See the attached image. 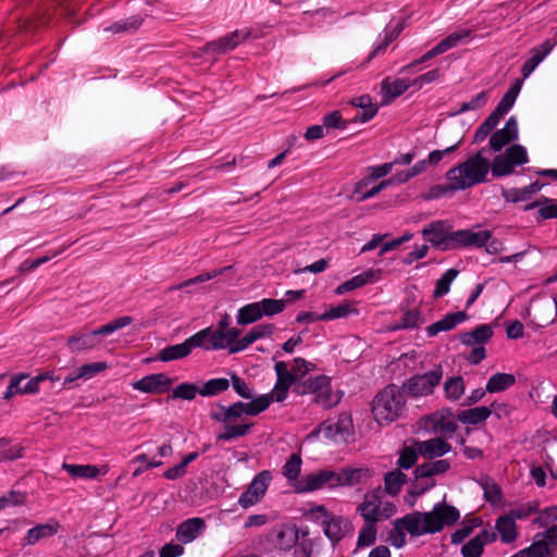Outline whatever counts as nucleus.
Here are the masks:
<instances>
[{"mask_svg":"<svg viewBox=\"0 0 557 557\" xmlns=\"http://www.w3.org/2000/svg\"><path fill=\"white\" fill-rule=\"evenodd\" d=\"M26 379H28V374H25V373H18V374L12 375L10 379V383L3 393L2 399L9 400L16 395H24L22 383Z\"/></svg>","mask_w":557,"mask_h":557,"instance_id":"58","label":"nucleus"},{"mask_svg":"<svg viewBox=\"0 0 557 557\" xmlns=\"http://www.w3.org/2000/svg\"><path fill=\"white\" fill-rule=\"evenodd\" d=\"M500 541L505 544L515 542L518 537L517 524L508 515L500 516L495 522Z\"/></svg>","mask_w":557,"mask_h":557,"instance_id":"34","label":"nucleus"},{"mask_svg":"<svg viewBox=\"0 0 557 557\" xmlns=\"http://www.w3.org/2000/svg\"><path fill=\"white\" fill-rule=\"evenodd\" d=\"M206 530L202 518L195 517L183 521L176 530V539L184 544L195 541Z\"/></svg>","mask_w":557,"mask_h":557,"instance_id":"24","label":"nucleus"},{"mask_svg":"<svg viewBox=\"0 0 557 557\" xmlns=\"http://www.w3.org/2000/svg\"><path fill=\"white\" fill-rule=\"evenodd\" d=\"M527 557H546L550 549L546 541H535L529 547L521 549Z\"/></svg>","mask_w":557,"mask_h":557,"instance_id":"64","label":"nucleus"},{"mask_svg":"<svg viewBox=\"0 0 557 557\" xmlns=\"http://www.w3.org/2000/svg\"><path fill=\"white\" fill-rule=\"evenodd\" d=\"M528 162L529 157L525 147L515 144L503 153L497 154L493 159L490 169L493 176L503 177L512 174L517 165H523Z\"/></svg>","mask_w":557,"mask_h":557,"instance_id":"9","label":"nucleus"},{"mask_svg":"<svg viewBox=\"0 0 557 557\" xmlns=\"http://www.w3.org/2000/svg\"><path fill=\"white\" fill-rule=\"evenodd\" d=\"M540 503L537 500H532L527 504H523L519 507L511 509L507 515L512 518L513 521L522 520L539 511Z\"/></svg>","mask_w":557,"mask_h":557,"instance_id":"60","label":"nucleus"},{"mask_svg":"<svg viewBox=\"0 0 557 557\" xmlns=\"http://www.w3.org/2000/svg\"><path fill=\"white\" fill-rule=\"evenodd\" d=\"M412 87V81L409 78H396L394 81L384 79L381 84L382 92L385 97L396 99Z\"/></svg>","mask_w":557,"mask_h":557,"instance_id":"37","label":"nucleus"},{"mask_svg":"<svg viewBox=\"0 0 557 557\" xmlns=\"http://www.w3.org/2000/svg\"><path fill=\"white\" fill-rule=\"evenodd\" d=\"M272 399L269 394L260 395L249 403L236 401L230 406L218 404L215 409L210 411V419L224 425V431L220 433L218 441L230 442L243 437L249 433L252 423H238L235 421L242 419L244 414L256 417L265 411L271 405Z\"/></svg>","mask_w":557,"mask_h":557,"instance_id":"2","label":"nucleus"},{"mask_svg":"<svg viewBox=\"0 0 557 557\" xmlns=\"http://www.w3.org/2000/svg\"><path fill=\"white\" fill-rule=\"evenodd\" d=\"M132 322L133 319L129 315L120 317L91 332L70 336L66 341V346L71 352L92 349L100 343L99 336L111 335L128 326Z\"/></svg>","mask_w":557,"mask_h":557,"instance_id":"7","label":"nucleus"},{"mask_svg":"<svg viewBox=\"0 0 557 557\" xmlns=\"http://www.w3.org/2000/svg\"><path fill=\"white\" fill-rule=\"evenodd\" d=\"M373 476L374 470L369 467L339 469L341 487L359 486L362 488L370 484Z\"/></svg>","mask_w":557,"mask_h":557,"instance_id":"19","label":"nucleus"},{"mask_svg":"<svg viewBox=\"0 0 557 557\" xmlns=\"http://www.w3.org/2000/svg\"><path fill=\"white\" fill-rule=\"evenodd\" d=\"M423 323L421 311L418 309L407 310L403 313L400 322L395 329H416Z\"/></svg>","mask_w":557,"mask_h":557,"instance_id":"57","label":"nucleus"},{"mask_svg":"<svg viewBox=\"0 0 557 557\" xmlns=\"http://www.w3.org/2000/svg\"><path fill=\"white\" fill-rule=\"evenodd\" d=\"M371 182L369 180L362 178L360 180L356 185L354 193L357 195L358 201H364L367 199L375 197L377 194H380L383 189L387 188L384 181L372 187L371 189H368L367 191H362V188H367V186Z\"/></svg>","mask_w":557,"mask_h":557,"instance_id":"48","label":"nucleus"},{"mask_svg":"<svg viewBox=\"0 0 557 557\" xmlns=\"http://www.w3.org/2000/svg\"><path fill=\"white\" fill-rule=\"evenodd\" d=\"M356 512L364 522L379 523L388 520L397 512V506L391 500L384 499L382 486L379 485L364 493Z\"/></svg>","mask_w":557,"mask_h":557,"instance_id":"5","label":"nucleus"},{"mask_svg":"<svg viewBox=\"0 0 557 557\" xmlns=\"http://www.w3.org/2000/svg\"><path fill=\"white\" fill-rule=\"evenodd\" d=\"M262 318L258 301L248 304L238 309L236 321L239 325L251 324Z\"/></svg>","mask_w":557,"mask_h":557,"instance_id":"42","label":"nucleus"},{"mask_svg":"<svg viewBox=\"0 0 557 557\" xmlns=\"http://www.w3.org/2000/svg\"><path fill=\"white\" fill-rule=\"evenodd\" d=\"M380 278V271L379 270H367L358 275L352 276L351 278L347 280L346 282L338 285L335 289L336 295H343L347 292L363 287L364 285L369 283H374Z\"/></svg>","mask_w":557,"mask_h":557,"instance_id":"29","label":"nucleus"},{"mask_svg":"<svg viewBox=\"0 0 557 557\" xmlns=\"http://www.w3.org/2000/svg\"><path fill=\"white\" fill-rule=\"evenodd\" d=\"M418 449L416 450L414 448L412 447H405L400 454H399V458L397 460V466L400 469H405V470H408L410 468H412L417 460H418Z\"/></svg>","mask_w":557,"mask_h":557,"instance_id":"63","label":"nucleus"},{"mask_svg":"<svg viewBox=\"0 0 557 557\" xmlns=\"http://www.w3.org/2000/svg\"><path fill=\"white\" fill-rule=\"evenodd\" d=\"M59 529L60 523L54 519H50L46 523L37 524L26 532L23 539V545H35L42 539H49L53 536L59 531Z\"/></svg>","mask_w":557,"mask_h":557,"instance_id":"25","label":"nucleus"},{"mask_svg":"<svg viewBox=\"0 0 557 557\" xmlns=\"http://www.w3.org/2000/svg\"><path fill=\"white\" fill-rule=\"evenodd\" d=\"M450 469V463L446 459H440L436 461L423 462L414 469L417 478L434 476L447 472Z\"/></svg>","mask_w":557,"mask_h":557,"instance_id":"35","label":"nucleus"},{"mask_svg":"<svg viewBox=\"0 0 557 557\" xmlns=\"http://www.w3.org/2000/svg\"><path fill=\"white\" fill-rule=\"evenodd\" d=\"M468 318L465 311H457L447 313L443 319L430 324L426 329V335L429 337L436 336L441 332H446L455 329L458 324L466 321Z\"/></svg>","mask_w":557,"mask_h":557,"instance_id":"28","label":"nucleus"},{"mask_svg":"<svg viewBox=\"0 0 557 557\" xmlns=\"http://www.w3.org/2000/svg\"><path fill=\"white\" fill-rule=\"evenodd\" d=\"M494 335L493 329L488 324H481L474 330L465 332L460 336V341L466 346H484Z\"/></svg>","mask_w":557,"mask_h":557,"instance_id":"30","label":"nucleus"},{"mask_svg":"<svg viewBox=\"0 0 557 557\" xmlns=\"http://www.w3.org/2000/svg\"><path fill=\"white\" fill-rule=\"evenodd\" d=\"M422 236L441 251L455 250V231L443 220L431 222L421 231Z\"/></svg>","mask_w":557,"mask_h":557,"instance_id":"12","label":"nucleus"},{"mask_svg":"<svg viewBox=\"0 0 557 557\" xmlns=\"http://www.w3.org/2000/svg\"><path fill=\"white\" fill-rule=\"evenodd\" d=\"M443 377L441 366L423 374H414L407 379L400 387L405 397L411 398L426 397L433 394L434 388L440 385Z\"/></svg>","mask_w":557,"mask_h":557,"instance_id":"8","label":"nucleus"},{"mask_svg":"<svg viewBox=\"0 0 557 557\" xmlns=\"http://www.w3.org/2000/svg\"><path fill=\"white\" fill-rule=\"evenodd\" d=\"M544 201H534L525 207V210H532L537 206H541L539 209V213L541 218L547 219H556L557 218V200L548 199L543 197Z\"/></svg>","mask_w":557,"mask_h":557,"instance_id":"51","label":"nucleus"},{"mask_svg":"<svg viewBox=\"0 0 557 557\" xmlns=\"http://www.w3.org/2000/svg\"><path fill=\"white\" fill-rule=\"evenodd\" d=\"M294 393L300 396L313 395V401L323 409H330L341 400V395L332 391L330 377L323 374L309 376L298 383L294 387Z\"/></svg>","mask_w":557,"mask_h":557,"instance_id":"6","label":"nucleus"},{"mask_svg":"<svg viewBox=\"0 0 557 557\" xmlns=\"http://www.w3.org/2000/svg\"><path fill=\"white\" fill-rule=\"evenodd\" d=\"M492 414V409L486 406L474 407L461 410L458 420L463 424H479L484 422Z\"/></svg>","mask_w":557,"mask_h":557,"instance_id":"38","label":"nucleus"},{"mask_svg":"<svg viewBox=\"0 0 557 557\" xmlns=\"http://www.w3.org/2000/svg\"><path fill=\"white\" fill-rule=\"evenodd\" d=\"M460 518L459 510L445 503H437L426 512L412 511L393 521L388 532V542L395 548L406 545V533L411 537L441 532L445 527L455 524Z\"/></svg>","mask_w":557,"mask_h":557,"instance_id":"1","label":"nucleus"},{"mask_svg":"<svg viewBox=\"0 0 557 557\" xmlns=\"http://www.w3.org/2000/svg\"><path fill=\"white\" fill-rule=\"evenodd\" d=\"M352 429V420L350 414L341 413L336 421L329 424H323V433L326 438L337 441L338 438H345L350 434Z\"/></svg>","mask_w":557,"mask_h":557,"instance_id":"26","label":"nucleus"},{"mask_svg":"<svg viewBox=\"0 0 557 557\" xmlns=\"http://www.w3.org/2000/svg\"><path fill=\"white\" fill-rule=\"evenodd\" d=\"M518 122L510 116L502 129L496 131L490 138V147L494 151H500L506 145L518 139Z\"/></svg>","mask_w":557,"mask_h":557,"instance_id":"21","label":"nucleus"},{"mask_svg":"<svg viewBox=\"0 0 557 557\" xmlns=\"http://www.w3.org/2000/svg\"><path fill=\"white\" fill-rule=\"evenodd\" d=\"M539 516L533 520V524L540 528H547L549 524L557 521V506L546 507L543 510L539 509Z\"/></svg>","mask_w":557,"mask_h":557,"instance_id":"61","label":"nucleus"},{"mask_svg":"<svg viewBox=\"0 0 557 557\" xmlns=\"http://www.w3.org/2000/svg\"><path fill=\"white\" fill-rule=\"evenodd\" d=\"M23 457V447L17 444H12L10 438H0V459L1 460H15Z\"/></svg>","mask_w":557,"mask_h":557,"instance_id":"50","label":"nucleus"},{"mask_svg":"<svg viewBox=\"0 0 557 557\" xmlns=\"http://www.w3.org/2000/svg\"><path fill=\"white\" fill-rule=\"evenodd\" d=\"M492 237L487 230H458L455 231V249L459 248H483Z\"/></svg>","mask_w":557,"mask_h":557,"instance_id":"18","label":"nucleus"},{"mask_svg":"<svg viewBox=\"0 0 557 557\" xmlns=\"http://www.w3.org/2000/svg\"><path fill=\"white\" fill-rule=\"evenodd\" d=\"M496 537L495 532L484 529L462 545L461 555L463 557H480L483 554L484 546L493 543Z\"/></svg>","mask_w":557,"mask_h":557,"instance_id":"22","label":"nucleus"},{"mask_svg":"<svg viewBox=\"0 0 557 557\" xmlns=\"http://www.w3.org/2000/svg\"><path fill=\"white\" fill-rule=\"evenodd\" d=\"M377 528L376 523L364 522L359 531L357 545L359 547L371 546L376 540Z\"/></svg>","mask_w":557,"mask_h":557,"instance_id":"56","label":"nucleus"},{"mask_svg":"<svg viewBox=\"0 0 557 557\" xmlns=\"http://www.w3.org/2000/svg\"><path fill=\"white\" fill-rule=\"evenodd\" d=\"M445 395L450 400H458L465 393V381L461 376L449 377L444 384Z\"/></svg>","mask_w":557,"mask_h":557,"instance_id":"52","label":"nucleus"},{"mask_svg":"<svg viewBox=\"0 0 557 557\" xmlns=\"http://www.w3.org/2000/svg\"><path fill=\"white\" fill-rule=\"evenodd\" d=\"M323 531L326 537L332 542H338L344 536L345 519L342 516H332L327 520H322Z\"/></svg>","mask_w":557,"mask_h":557,"instance_id":"40","label":"nucleus"},{"mask_svg":"<svg viewBox=\"0 0 557 557\" xmlns=\"http://www.w3.org/2000/svg\"><path fill=\"white\" fill-rule=\"evenodd\" d=\"M62 469L73 478L96 479L100 473L99 468L94 465H74L64 462L62 465Z\"/></svg>","mask_w":557,"mask_h":557,"instance_id":"41","label":"nucleus"},{"mask_svg":"<svg viewBox=\"0 0 557 557\" xmlns=\"http://www.w3.org/2000/svg\"><path fill=\"white\" fill-rule=\"evenodd\" d=\"M484 151L485 149H481L465 162L457 164L446 172L445 177L447 181L454 182L456 189L465 190L486 182L491 163L483 157Z\"/></svg>","mask_w":557,"mask_h":557,"instance_id":"3","label":"nucleus"},{"mask_svg":"<svg viewBox=\"0 0 557 557\" xmlns=\"http://www.w3.org/2000/svg\"><path fill=\"white\" fill-rule=\"evenodd\" d=\"M300 494L313 493L322 488L334 490L341 487L339 470L321 469L302 476V483L298 486Z\"/></svg>","mask_w":557,"mask_h":557,"instance_id":"13","label":"nucleus"},{"mask_svg":"<svg viewBox=\"0 0 557 557\" xmlns=\"http://www.w3.org/2000/svg\"><path fill=\"white\" fill-rule=\"evenodd\" d=\"M301 467L302 459L299 454H292L282 467V475L286 479L288 485L297 494L301 493L300 488L298 487L300 486V483H302V478H300Z\"/></svg>","mask_w":557,"mask_h":557,"instance_id":"23","label":"nucleus"},{"mask_svg":"<svg viewBox=\"0 0 557 557\" xmlns=\"http://www.w3.org/2000/svg\"><path fill=\"white\" fill-rule=\"evenodd\" d=\"M521 89V83L519 81L515 82L509 89L505 92L496 109L503 114H507L511 108L513 107L517 97Z\"/></svg>","mask_w":557,"mask_h":557,"instance_id":"49","label":"nucleus"},{"mask_svg":"<svg viewBox=\"0 0 557 557\" xmlns=\"http://www.w3.org/2000/svg\"><path fill=\"white\" fill-rule=\"evenodd\" d=\"M314 364L310 361H307L302 358H295L294 363L290 369L287 368V374H289L293 379L294 387L304 382L307 377L308 372L314 369Z\"/></svg>","mask_w":557,"mask_h":557,"instance_id":"43","label":"nucleus"},{"mask_svg":"<svg viewBox=\"0 0 557 557\" xmlns=\"http://www.w3.org/2000/svg\"><path fill=\"white\" fill-rule=\"evenodd\" d=\"M407 482V475L399 469L388 471L384 474L383 494L386 493L392 497L398 496L403 486Z\"/></svg>","mask_w":557,"mask_h":557,"instance_id":"32","label":"nucleus"},{"mask_svg":"<svg viewBox=\"0 0 557 557\" xmlns=\"http://www.w3.org/2000/svg\"><path fill=\"white\" fill-rule=\"evenodd\" d=\"M515 383L516 376L513 374L495 373L488 379L485 388L488 393H499L510 388Z\"/></svg>","mask_w":557,"mask_h":557,"instance_id":"39","label":"nucleus"},{"mask_svg":"<svg viewBox=\"0 0 557 557\" xmlns=\"http://www.w3.org/2000/svg\"><path fill=\"white\" fill-rule=\"evenodd\" d=\"M458 271L456 269L446 270L443 275L436 281L435 288L433 292V296L435 298H440L449 293L450 285L455 281L458 275Z\"/></svg>","mask_w":557,"mask_h":557,"instance_id":"47","label":"nucleus"},{"mask_svg":"<svg viewBox=\"0 0 557 557\" xmlns=\"http://www.w3.org/2000/svg\"><path fill=\"white\" fill-rule=\"evenodd\" d=\"M231 384L238 396L245 399H252V389L248 386L245 380L237 375L235 372L231 373L230 385Z\"/></svg>","mask_w":557,"mask_h":557,"instance_id":"62","label":"nucleus"},{"mask_svg":"<svg viewBox=\"0 0 557 557\" xmlns=\"http://www.w3.org/2000/svg\"><path fill=\"white\" fill-rule=\"evenodd\" d=\"M272 478V472L270 470H262L257 473L248 487L240 494L237 502L238 505L242 508L247 509L258 504L265 495Z\"/></svg>","mask_w":557,"mask_h":557,"instance_id":"15","label":"nucleus"},{"mask_svg":"<svg viewBox=\"0 0 557 557\" xmlns=\"http://www.w3.org/2000/svg\"><path fill=\"white\" fill-rule=\"evenodd\" d=\"M27 502V494L25 492L11 490L0 496V511L9 507L23 506Z\"/></svg>","mask_w":557,"mask_h":557,"instance_id":"53","label":"nucleus"},{"mask_svg":"<svg viewBox=\"0 0 557 557\" xmlns=\"http://www.w3.org/2000/svg\"><path fill=\"white\" fill-rule=\"evenodd\" d=\"M451 445L442 437H433L418 443V453L429 459H434L448 454Z\"/></svg>","mask_w":557,"mask_h":557,"instance_id":"27","label":"nucleus"},{"mask_svg":"<svg viewBox=\"0 0 557 557\" xmlns=\"http://www.w3.org/2000/svg\"><path fill=\"white\" fill-rule=\"evenodd\" d=\"M406 397L396 384H388L372 400V414L379 424L396 421L404 412Z\"/></svg>","mask_w":557,"mask_h":557,"instance_id":"4","label":"nucleus"},{"mask_svg":"<svg viewBox=\"0 0 557 557\" xmlns=\"http://www.w3.org/2000/svg\"><path fill=\"white\" fill-rule=\"evenodd\" d=\"M262 317H272L281 313L286 307V300L264 298L258 301Z\"/></svg>","mask_w":557,"mask_h":557,"instance_id":"55","label":"nucleus"},{"mask_svg":"<svg viewBox=\"0 0 557 557\" xmlns=\"http://www.w3.org/2000/svg\"><path fill=\"white\" fill-rule=\"evenodd\" d=\"M349 104L362 109V112L355 116L356 122L366 123L372 120L377 113V106L373 103L370 95H361L349 100Z\"/></svg>","mask_w":557,"mask_h":557,"instance_id":"31","label":"nucleus"},{"mask_svg":"<svg viewBox=\"0 0 557 557\" xmlns=\"http://www.w3.org/2000/svg\"><path fill=\"white\" fill-rule=\"evenodd\" d=\"M274 330L275 326L271 323L256 325L240 338V345L235 349H247L256 341L271 336Z\"/></svg>","mask_w":557,"mask_h":557,"instance_id":"36","label":"nucleus"},{"mask_svg":"<svg viewBox=\"0 0 557 557\" xmlns=\"http://www.w3.org/2000/svg\"><path fill=\"white\" fill-rule=\"evenodd\" d=\"M263 34L255 28L236 29L216 40L207 42L203 46V52L212 54H222L235 49L239 44L249 38H261Z\"/></svg>","mask_w":557,"mask_h":557,"instance_id":"11","label":"nucleus"},{"mask_svg":"<svg viewBox=\"0 0 557 557\" xmlns=\"http://www.w3.org/2000/svg\"><path fill=\"white\" fill-rule=\"evenodd\" d=\"M173 384V379L168 374L152 373L148 374L132 384L133 388L148 394H163L168 392Z\"/></svg>","mask_w":557,"mask_h":557,"instance_id":"17","label":"nucleus"},{"mask_svg":"<svg viewBox=\"0 0 557 557\" xmlns=\"http://www.w3.org/2000/svg\"><path fill=\"white\" fill-rule=\"evenodd\" d=\"M203 332L205 331H198L194 335L186 338L183 343L162 348L158 354V359L163 362H169L189 356L193 349L201 348V346H203Z\"/></svg>","mask_w":557,"mask_h":557,"instance_id":"16","label":"nucleus"},{"mask_svg":"<svg viewBox=\"0 0 557 557\" xmlns=\"http://www.w3.org/2000/svg\"><path fill=\"white\" fill-rule=\"evenodd\" d=\"M197 395H200V386L195 383L184 382L172 389L168 399L194 400Z\"/></svg>","mask_w":557,"mask_h":557,"instance_id":"45","label":"nucleus"},{"mask_svg":"<svg viewBox=\"0 0 557 557\" xmlns=\"http://www.w3.org/2000/svg\"><path fill=\"white\" fill-rule=\"evenodd\" d=\"M471 30L467 28H460L451 34H449L447 37H445L443 40H441L437 46L442 50V52H446L451 48L457 47L459 44L463 42L471 36Z\"/></svg>","mask_w":557,"mask_h":557,"instance_id":"46","label":"nucleus"},{"mask_svg":"<svg viewBox=\"0 0 557 557\" xmlns=\"http://www.w3.org/2000/svg\"><path fill=\"white\" fill-rule=\"evenodd\" d=\"M351 313H357V310L348 302H343L337 306L331 307L321 314L322 321H331L341 318H346Z\"/></svg>","mask_w":557,"mask_h":557,"instance_id":"54","label":"nucleus"},{"mask_svg":"<svg viewBox=\"0 0 557 557\" xmlns=\"http://www.w3.org/2000/svg\"><path fill=\"white\" fill-rule=\"evenodd\" d=\"M542 185L535 182L522 188L504 189L502 195L506 201L516 203L529 200L535 193L540 191Z\"/></svg>","mask_w":557,"mask_h":557,"instance_id":"33","label":"nucleus"},{"mask_svg":"<svg viewBox=\"0 0 557 557\" xmlns=\"http://www.w3.org/2000/svg\"><path fill=\"white\" fill-rule=\"evenodd\" d=\"M435 486V480L430 476V479L426 478H417L414 475V481L411 484V490L409 492L410 496L416 499L417 497L423 495L425 492L431 490ZM411 505H413L414 500H409Z\"/></svg>","mask_w":557,"mask_h":557,"instance_id":"59","label":"nucleus"},{"mask_svg":"<svg viewBox=\"0 0 557 557\" xmlns=\"http://www.w3.org/2000/svg\"><path fill=\"white\" fill-rule=\"evenodd\" d=\"M230 388V380L225 377H214L205 382L200 386L202 397H213Z\"/></svg>","mask_w":557,"mask_h":557,"instance_id":"44","label":"nucleus"},{"mask_svg":"<svg viewBox=\"0 0 557 557\" xmlns=\"http://www.w3.org/2000/svg\"><path fill=\"white\" fill-rule=\"evenodd\" d=\"M269 541L276 554L286 555L298 544L299 530L296 524H278L272 529Z\"/></svg>","mask_w":557,"mask_h":557,"instance_id":"14","label":"nucleus"},{"mask_svg":"<svg viewBox=\"0 0 557 557\" xmlns=\"http://www.w3.org/2000/svg\"><path fill=\"white\" fill-rule=\"evenodd\" d=\"M201 331H205V336L202 338L203 346L201 349L205 350H222L227 349L230 354H237L244 351L245 349H235L239 347L240 343V330L232 329L225 331H213L212 327H206Z\"/></svg>","mask_w":557,"mask_h":557,"instance_id":"10","label":"nucleus"},{"mask_svg":"<svg viewBox=\"0 0 557 557\" xmlns=\"http://www.w3.org/2000/svg\"><path fill=\"white\" fill-rule=\"evenodd\" d=\"M274 370L276 382L269 396L272 401L282 403L287 398L289 389H294V383L292 376L287 374V364L284 361L275 362Z\"/></svg>","mask_w":557,"mask_h":557,"instance_id":"20","label":"nucleus"}]
</instances>
